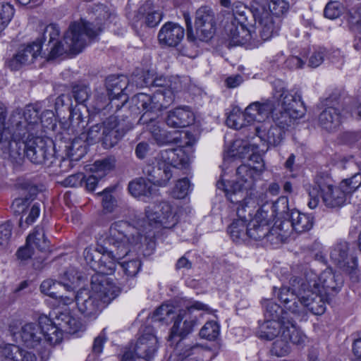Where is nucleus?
<instances>
[{"instance_id":"f257e3e1","label":"nucleus","mask_w":361,"mask_h":361,"mask_svg":"<svg viewBox=\"0 0 361 361\" xmlns=\"http://www.w3.org/2000/svg\"><path fill=\"white\" fill-rule=\"evenodd\" d=\"M289 283L291 287L283 286L277 294L286 310L300 317L308 312L314 315L325 312L329 297L321 289H317L315 281L307 283L301 277L293 276Z\"/></svg>"},{"instance_id":"f03ea898","label":"nucleus","mask_w":361,"mask_h":361,"mask_svg":"<svg viewBox=\"0 0 361 361\" xmlns=\"http://www.w3.org/2000/svg\"><path fill=\"white\" fill-rule=\"evenodd\" d=\"M140 235L129 223L118 221L113 223L107 235L100 245L103 252L97 276L111 274L116 269V263L132 252V247L140 240Z\"/></svg>"},{"instance_id":"7ed1b4c3","label":"nucleus","mask_w":361,"mask_h":361,"mask_svg":"<svg viewBox=\"0 0 361 361\" xmlns=\"http://www.w3.org/2000/svg\"><path fill=\"white\" fill-rule=\"evenodd\" d=\"M120 292V288L109 278L94 276L92 278L90 290L81 288L77 291V309L84 317L96 319Z\"/></svg>"},{"instance_id":"20e7f679","label":"nucleus","mask_w":361,"mask_h":361,"mask_svg":"<svg viewBox=\"0 0 361 361\" xmlns=\"http://www.w3.org/2000/svg\"><path fill=\"white\" fill-rule=\"evenodd\" d=\"M100 25L85 20L72 23L65 32L63 41L57 38L49 47L48 60L54 59L63 54H78L102 32Z\"/></svg>"},{"instance_id":"39448f33","label":"nucleus","mask_w":361,"mask_h":361,"mask_svg":"<svg viewBox=\"0 0 361 361\" xmlns=\"http://www.w3.org/2000/svg\"><path fill=\"white\" fill-rule=\"evenodd\" d=\"M154 87L157 90L152 95L145 93H138L132 98V111L134 109L141 111H160L166 109L173 103L175 99V92H178L180 85L177 79L172 81L171 78L164 76L154 78Z\"/></svg>"},{"instance_id":"423d86ee","label":"nucleus","mask_w":361,"mask_h":361,"mask_svg":"<svg viewBox=\"0 0 361 361\" xmlns=\"http://www.w3.org/2000/svg\"><path fill=\"white\" fill-rule=\"evenodd\" d=\"M257 146L244 140H235L232 146V156L240 159L248 157L253 163L241 164L236 169V180L233 184L245 189H252L255 180L264 171V163L259 154H255Z\"/></svg>"},{"instance_id":"0eeeda50","label":"nucleus","mask_w":361,"mask_h":361,"mask_svg":"<svg viewBox=\"0 0 361 361\" xmlns=\"http://www.w3.org/2000/svg\"><path fill=\"white\" fill-rule=\"evenodd\" d=\"M289 10V3L286 0H252V17L257 22L259 36L267 41L276 35L279 29L272 16L279 17Z\"/></svg>"},{"instance_id":"6e6552de","label":"nucleus","mask_w":361,"mask_h":361,"mask_svg":"<svg viewBox=\"0 0 361 361\" xmlns=\"http://www.w3.org/2000/svg\"><path fill=\"white\" fill-rule=\"evenodd\" d=\"M306 190L310 197L308 206L311 209L317 207L320 197L324 205L329 208L340 207L346 201L347 195L340 186L334 187L326 174L317 175L314 183L308 185Z\"/></svg>"},{"instance_id":"1a4fd4ad","label":"nucleus","mask_w":361,"mask_h":361,"mask_svg":"<svg viewBox=\"0 0 361 361\" xmlns=\"http://www.w3.org/2000/svg\"><path fill=\"white\" fill-rule=\"evenodd\" d=\"M37 104H28L24 109H16L12 114L14 136L22 138L26 135H37L41 130L39 111Z\"/></svg>"},{"instance_id":"9d476101","label":"nucleus","mask_w":361,"mask_h":361,"mask_svg":"<svg viewBox=\"0 0 361 361\" xmlns=\"http://www.w3.org/2000/svg\"><path fill=\"white\" fill-rule=\"evenodd\" d=\"M184 19L187 27V39L190 42H195L197 38L204 41L211 39L216 30L215 14L213 10L208 6H202L196 11L195 32L193 33L192 23L188 14H184Z\"/></svg>"},{"instance_id":"9b49d317","label":"nucleus","mask_w":361,"mask_h":361,"mask_svg":"<svg viewBox=\"0 0 361 361\" xmlns=\"http://www.w3.org/2000/svg\"><path fill=\"white\" fill-rule=\"evenodd\" d=\"M133 128L128 116H111L102 122V145L104 149L116 146L125 135Z\"/></svg>"},{"instance_id":"f8f14e48","label":"nucleus","mask_w":361,"mask_h":361,"mask_svg":"<svg viewBox=\"0 0 361 361\" xmlns=\"http://www.w3.org/2000/svg\"><path fill=\"white\" fill-rule=\"evenodd\" d=\"M40 324H45L46 330L53 331V336L49 337V343L56 345L63 338V333L75 334L80 327V323L68 312L56 313L53 320L47 317H40Z\"/></svg>"},{"instance_id":"ddd939ff","label":"nucleus","mask_w":361,"mask_h":361,"mask_svg":"<svg viewBox=\"0 0 361 361\" xmlns=\"http://www.w3.org/2000/svg\"><path fill=\"white\" fill-rule=\"evenodd\" d=\"M188 165V159L181 149H169L160 152L157 185L164 187L172 178L174 169Z\"/></svg>"},{"instance_id":"4468645a","label":"nucleus","mask_w":361,"mask_h":361,"mask_svg":"<svg viewBox=\"0 0 361 361\" xmlns=\"http://www.w3.org/2000/svg\"><path fill=\"white\" fill-rule=\"evenodd\" d=\"M306 341V335L297 324L288 322L282 326V334L273 343L271 352L277 357H283L291 351V344L302 346Z\"/></svg>"},{"instance_id":"2eb2a0df","label":"nucleus","mask_w":361,"mask_h":361,"mask_svg":"<svg viewBox=\"0 0 361 361\" xmlns=\"http://www.w3.org/2000/svg\"><path fill=\"white\" fill-rule=\"evenodd\" d=\"M51 144L41 136L35 135L27 140L25 156L35 164H45L50 166L55 160Z\"/></svg>"},{"instance_id":"dca6fc26","label":"nucleus","mask_w":361,"mask_h":361,"mask_svg":"<svg viewBox=\"0 0 361 361\" xmlns=\"http://www.w3.org/2000/svg\"><path fill=\"white\" fill-rule=\"evenodd\" d=\"M147 221L154 228H171L178 222L171 205L167 202H161L154 209L148 207L145 211Z\"/></svg>"},{"instance_id":"f3484780","label":"nucleus","mask_w":361,"mask_h":361,"mask_svg":"<svg viewBox=\"0 0 361 361\" xmlns=\"http://www.w3.org/2000/svg\"><path fill=\"white\" fill-rule=\"evenodd\" d=\"M304 279L305 282L309 283L310 281H315L317 289L323 290L328 297L336 294L341 288L343 283V279L340 274L334 272L331 269H326L317 276L314 273H309L306 274Z\"/></svg>"},{"instance_id":"a211bd4d","label":"nucleus","mask_w":361,"mask_h":361,"mask_svg":"<svg viewBox=\"0 0 361 361\" xmlns=\"http://www.w3.org/2000/svg\"><path fill=\"white\" fill-rule=\"evenodd\" d=\"M30 137L19 138L14 136V130H11L8 136H4L0 140V149L2 157L8 159L12 162L20 164L25 155L27 149V140Z\"/></svg>"},{"instance_id":"6ab92c4d","label":"nucleus","mask_w":361,"mask_h":361,"mask_svg":"<svg viewBox=\"0 0 361 361\" xmlns=\"http://www.w3.org/2000/svg\"><path fill=\"white\" fill-rule=\"evenodd\" d=\"M249 203L252 202L250 201L245 205L246 207L236 209L238 219H235L228 228V233L234 242L240 243L248 238V224L247 222L250 220L253 214L252 206L249 205Z\"/></svg>"},{"instance_id":"aec40b11","label":"nucleus","mask_w":361,"mask_h":361,"mask_svg":"<svg viewBox=\"0 0 361 361\" xmlns=\"http://www.w3.org/2000/svg\"><path fill=\"white\" fill-rule=\"evenodd\" d=\"M138 124L145 126V128L149 130L153 138L159 145H164L173 141L171 133L161 128L157 120L159 111H143Z\"/></svg>"},{"instance_id":"412c9836","label":"nucleus","mask_w":361,"mask_h":361,"mask_svg":"<svg viewBox=\"0 0 361 361\" xmlns=\"http://www.w3.org/2000/svg\"><path fill=\"white\" fill-rule=\"evenodd\" d=\"M261 202H262L263 200ZM265 203H262L254 218L248 221V238L255 240H260L265 237L271 236L269 216L268 212L265 210L268 201L266 200Z\"/></svg>"},{"instance_id":"4be33fe9","label":"nucleus","mask_w":361,"mask_h":361,"mask_svg":"<svg viewBox=\"0 0 361 361\" xmlns=\"http://www.w3.org/2000/svg\"><path fill=\"white\" fill-rule=\"evenodd\" d=\"M45 324H40V317L38 323H27L22 326L20 338L23 343L30 348H37L42 342L49 343L51 336L49 330H46Z\"/></svg>"},{"instance_id":"5701e85b","label":"nucleus","mask_w":361,"mask_h":361,"mask_svg":"<svg viewBox=\"0 0 361 361\" xmlns=\"http://www.w3.org/2000/svg\"><path fill=\"white\" fill-rule=\"evenodd\" d=\"M347 243H340L334 245L330 252L332 262L343 271L349 274H355L357 268V258L348 253Z\"/></svg>"},{"instance_id":"b1692460","label":"nucleus","mask_w":361,"mask_h":361,"mask_svg":"<svg viewBox=\"0 0 361 361\" xmlns=\"http://www.w3.org/2000/svg\"><path fill=\"white\" fill-rule=\"evenodd\" d=\"M42 54L41 42H32L27 45L21 46L17 53L8 62V67L16 71L24 65H27Z\"/></svg>"},{"instance_id":"393cba45","label":"nucleus","mask_w":361,"mask_h":361,"mask_svg":"<svg viewBox=\"0 0 361 361\" xmlns=\"http://www.w3.org/2000/svg\"><path fill=\"white\" fill-rule=\"evenodd\" d=\"M185 30L178 23L167 22L159 30L157 35L159 43L162 47H176L183 40Z\"/></svg>"},{"instance_id":"a878e982","label":"nucleus","mask_w":361,"mask_h":361,"mask_svg":"<svg viewBox=\"0 0 361 361\" xmlns=\"http://www.w3.org/2000/svg\"><path fill=\"white\" fill-rule=\"evenodd\" d=\"M217 187L219 189H223L225 191L226 196L229 200V201L233 204H238L236 209L246 207L247 202L250 201L252 203H249V205L252 206V209H254L255 207V200L251 197L252 193L250 192L248 193V190H251L252 189H245L244 187H238L235 186V184H233L230 186V188H227L224 182L219 181L217 183ZM254 212V210H252Z\"/></svg>"},{"instance_id":"bb28decb","label":"nucleus","mask_w":361,"mask_h":361,"mask_svg":"<svg viewBox=\"0 0 361 361\" xmlns=\"http://www.w3.org/2000/svg\"><path fill=\"white\" fill-rule=\"evenodd\" d=\"M231 20L240 23L243 32H246L244 28H247V30L249 32H258V29L257 28L258 23H255L254 20L252 7L250 9H248L240 2L234 3L232 6V17Z\"/></svg>"},{"instance_id":"cd10ccee","label":"nucleus","mask_w":361,"mask_h":361,"mask_svg":"<svg viewBox=\"0 0 361 361\" xmlns=\"http://www.w3.org/2000/svg\"><path fill=\"white\" fill-rule=\"evenodd\" d=\"M296 323L295 321L290 317L284 315L281 317V320L274 319H265L262 324H259L257 336L263 339L273 340L280 334H282V326L286 325V322Z\"/></svg>"},{"instance_id":"c85d7f7f","label":"nucleus","mask_w":361,"mask_h":361,"mask_svg":"<svg viewBox=\"0 0 361 361\" xmlns=\"http://www.w3.org/2000/svg\"><path fill=\"white\" fill-rule=\"evenodd\" d=\"M157 338L151 332L143 334L137 340L134 350L137 358L151 360L157 350Z\"/></svg>"},{"instance_id":"c756f323","label":"nucleus","mask_w":361,"mask_h":361,"mask_svg":"<svg viewBox=\"0 0 361 361\" xmlns=\"http://www.w3.org/2000/svg\"><path fill=\"white\" fill-rule=\"evenodd\" d=\"M256 135L261 140L267 142L268 147H276L284 139L285 131L276 125L262 123L255 128Z\"/></svg>"},{"instance_id":"7c9ffc66","label":"nucleus","mask_w":361,"mask_h":361,"mask_svg":"<svg viewBox=\"0 0 361 361\" xmlns=\"http://www.w3.org/2000/svg\"><path fill=\"white\" fill-rule=\"evenodd\" d=\"M194 121V114L188 106L178 107L171 110L166 118L167 126L174 128H185L192 124Z\"/></svg>"},{"instance_id":"2f4dec72","label":"nucleus","mask_w":361,"mask_h":361,"mask_svg":"<svg viewBox=\"0 0 361 361\" xmlns=\"http://www.w3.org/2000/svg\"><path fill=\"white\" fill-rule=\"evenodd\" d=\"M178 306L180 307L178 315L180 319H187V322L191 321V326L194 327L197 325L198 322V316L195 314V312L208 310L206 305L191 299H180L178 302Z\"/></svg>"},{"instance_id":"473e14b6","label":"nucleus","mask_w":361,"mask_h":361,"mask_svg":"<svg viewBox=\"0 0 361 361\" xmlns=\"http://www.w3.org/2000/svg\"><path fill=\"white\" fill-rule=\"evenodd\" d=\"M274 104L271 102L267 101L264 103L258 102L250 104L245 110V120L247 123L257 121L261 123L268 118L271 113H273Z\"/></svg>"},{"instance_id":"72a5a7b5","label":"nucleus","mask_w":361,"mask_h":361,"mask_svg":"<svg viewBox=\"0 0 361 361\" xmlns=\"http://www.w3.org/2000/svg\"><path fill=\"white\" fill-rule=\"evenodd\" d=\"M0 357L13 361H36L35 354L20 348L18 345L0 343Z\"/></svg>"},{"instance_id":"f704fd0d","label":"nucleus","mask_w":361,"mask_h":361,"mask_svg":"<svg viewBox=\"0 0 361 361\" xmlns=\"http://www.w3.org/2000/svg\"><path fill=\"white\" fill-rule=\"evenodd\" d=\"M244 30L246 32H243L240 23L233 20L227 22L224 25V33L233 45L243 44L247 39V36L252 37L253 34L256 36L257 34L259 35L258 32H249L247 28H244Z\"/></svg>"},{"instance_id":"c9c22d12","label":"nucleus","mask_w":361,"mask_h":361,"mask_svg":"<svg viewBox=\"0 0 361 361\" xmlns=\"http://www.w3.org/2000/svg\"><path fill=\"white\" fill-rule=\"evenodd\" d=\"M320 126L329 132L337 129L341 123V114L340 111L334 107H328L319 116Z\"/></svg>"},{"instance_id":"e433bc0d","label":"nucleus","mask_w":361,"mask_h":361,"mask_svg":"<svg viewBox=\"0 0 361 361\" xmlns=\"http://www.w3.org/2000/svg\"><path fill=\"white\" fill-rule=\"evenodd\" d=\"M128 85V78L123 75H110L106 79V92L110 97L118 99L124 96L123 92Z\"/></svg>"},{"instance_id":"4c0bfd02","label":"nucleus","mask_w":361,"mask_h":361,"mask_svg":"<svg viewBox=\"0 0 361 361\" xmlns=\"http://www.w3.org/2000/svg\"><path fill=\"white\" fill-rule=\"evenodd\" d=\"M304 115L305 111L301 108L293 111L282 109L279 112L273 113L272 117L274 125L286 130L293 121L302 118Z\"/></svg>"},{"instance_id":"58836bf2","label":"nucleus","mask_w":361,"mask_h":361,"mask_svg":"<svg viewBox=\"0 0 361 361\" xmlns=\"http://www.w3.org/2000/svg\"><path fill=\"white\" fill-rule=\"evenodd\" d=\"M278 92L283 109L293 111L301 108L305 111L301 95L298 91H288L283 87Z\"/></svg>"},{"instance_id":"ea45409f","label":"nucleus","mask_w":361,"mask_h":361,"mask_svg":"<svg viewBox=\"0 0 361 361\" xmlns=\"http://www.w3.org/2000/svg\"><path fill=\"white\" fill-rule=\"evenodd\" d=\"M290 218L292 221L293 230L298 233L309 231L314 225V217L310 214L300 212L296 209H291Z\"/></svg>"},{"instance_id":"a19ab883","label":"nucleus","mask_w":361,"mask_h":361,"mask_svg":"<svg viewBox=\"0 0 361 361\" xmlns=\"http://www.w3.org/2000/svg\"><path fill=\"white\" fill-rule=\"evenodd\" d=\"M27 243L33 248L35 247L40 252L49 249V242L45 236L44 228L42 226H37L33 232L27 237Z\"/></svg>"},{"instance_id":"79ce46f5","label":"nucleus","mask_w":361,"mask_h":361,"mask_svg":"<svg viewBox=\"0 0 361 361\" xmlns=\"http://www.w3.org/2000/svg\"><path fill=\"white\" fill-rule=\"evenodd\" d=\"M128 191L135 197H148L152 194L153 187L145 178H139L129 183Z\"/></svg>"},{"instance_id":"37998d69","label":"nucleus","mask_w":361,"mask_h":361,"mask_svg":"<svg viewBox=\"0 0 361 361\" xmlns=\"http://www.w3.org/2000/svg\"><path fill=\"white\" fill-rule=\"evenodd\" d=\"M271 235H276L279 240H286L293 230L292 221L289 217L277 219L274 225L270 228Z\"/></svg>"},{"instance_id":"c03bdc74","label":"nucleus","mask_w":361,"mask_h":361,"mask_svg":"<svg viewBox=\"0 0 361 361\" xmlns=\"http://www.w3.org/2000/svg\"><path fill=\"white\" fill-rule=\"evenodd\" d=\"M194 328L191 326V321L187 322V319H180V317L177 315L171 329L169 338L173 339L175 337H179L180 339L184 338L193 331Z\"/></svg>"},{"instance_id":"a18cd8bd","label":"nucleus","mask_w":361,"mask_h":361,"mask_svg":"<svg viewBox=\"0 0 361 361\" xmlns=\"http://www.w3.org/2000/svg\"><path fill=\"white\" fill-rule=\"evenodd\" d=\"M68 288V283L57 281L51 279L44 280L40 285V290L44 295L56 299L61 292Z\"/></svg>"},{"instance_id":"49530a36","label":"nucleus","mask_w":361,"mask_h":361,"mask_svg":"<svg viewBox=\"0 0 361 361\" xmlns=\"http://www.w3.org/2000/svg\"><path fill=\"white\" fill-rule=\"evenodd\" d=\"M291 210L289 209L288 200L285 196H281L271 204V214H269V220L271 217L283 219L289 217Z\"/></svg>"},{"instance_id":"de8ad7c7","label":"nucleus","mask_w":361,"mask_h":361,"mask_svg":"<svg viewBox=\"0 0 361 361\" xmlns=\"http://www.w3.org/2000/svg\"><path fill=\"white\" fill-rule=\"evenodd\" d=\"M71 96L76 104L87 107V102L91 96L90 88L84 84L73 85Z\"/></svg>"},{"instance_id":"09e8293b","label":"nucleus","mask_w":361,"mask_h":361,"mask_svg":"<svg viewBox=\"0 0 361 361\" xmlns=\"http://www.w3.org/2000/svg\"><path fill=\"white\" fill-rule=\"evenodd\" d=\"M264 317L267 319L281 320L284 315L290 317L279 305L271 300H267L264 304Z\"/></svg>"},{"instance_id":"8fccbe9b","label":"nucleus","mask_w":361,"mask_h":361,"mask_svg":"<svg viewBox=\"0 0 361 361\" xmlns=\"http://www.w3.org/2000/svg\"><path fill=\"white\" fill-rule=\"evenodd\" d=\"M85 260L90 268L97 272L103 255L100 251V245L97 249L86 248L83 252Z\"/></svg>"},{"instance_id":"3c124183","label":"nucleus","mask_w":361,"mask_h":361,"mask_svg":"<svg viewBox=\"0 0 361 361\" xmlns=\"http://www.w3.org/2000/svg\"><path fill=\"white\" fill-rule=\"evenodd\" d=\"M95 102L92 105V106L98 111H100L102 109H104L106 106H111V108H112L114 106H116L118 109L119 106V104H116L114 102L115 99L113 97H110L109 94L104 93V92H100L98 90H96V93L94 95Z\"/></svg>"},{"instance_id":"603ef678","label":"nucleus","mask_w":361,"mask_h":361,"mask_svg":"<svg viewBox=\"0 0 361 361\" xmlns=\"http://www.w3.org/2000/svg\"><path fill=\"white\" fill-rule=\"evenodd\" d=\"M102 123L92 126L86 132L81 133V138L89 145H93L100 141L102 142Z\"/></svg>"},{"instance_id":"864d4df0","label":"nucleus","mask_w":361,"mask_h":361,"mask_svg":"<svg viewBox=\"0 0 361 361\" xmlns=\"http://www.w3.org/2000/svg\"><path fill=\"white\" fill-rule=\"evenodd\" d=\"M69 121L75 131L82 130L89 123L88 116H83L79 110H71Z\"/></svg>"},{"instance_id":"5fc2aeb1","label":"nucleus","mask_w":361,"mask_h":361,"mask_svg":"<svg viewBox=\"0 0 361 361\" xmlns=\"http://www.w3.org/2000/svg\"><path fill=\"white\" fill-rule=\"evenodd\" d=\"M160 163V153L151 163L148 162L143 168V173L147 177L148 181L152 184L157 185L159 167Z\"/></svg>"},{"instance_id":"6e6d98bb","label":"nucleus","mask_w":361,"mask_h":361,"mask_svg":"<svg viewBox=\"0 0 361 361\" xmlns=\"http://www.w3.org/2000/svg\"><path fill=\"white\" fill-rule=\"evenodd\" d=\"M219 335V325L217 322L209 321L205 323L200 331V336L208 341H214Z\"/></svg>"},{"instance_id":"4d7b16f0","label":"nucleus","mask_w":361,"mask_h":361,"mask_svg":"<svg viewBox=\"0 0 361 361\" xmlns=\"http://www.w3.org/2000/svg\"><path fill=\"white\" fill-rule=\"evenodd\" d=\"M361 185V173L358 172L350 178L343 180L340 187L346 195L351 194Z\"/></svg>"},{"instance_id":"13d9d810","label":"nucleus","mask_w":361,"mask_h":361,"mask_svg":"<svg viewBox=\"0 0 361 361\" xmlns=\"http://www.w3.org/2000/svg\"><path fill=\"white\" fill-rule=\"evenodd\" d=\"M59 27L55 24H50L44 28L42 38L37 39L34 42H39L42 45L43 42H46L48 39V44L47 45H51V43L54 42V40L59 38Z\"/></svg>"},{"instance_id":"bf43d9fd","label":"nucleus","mask_w":361,"mask_h":361,"mask_svg":"<svg viewBox=\"0 0 361 361\" xmlns=\"http://www.w3.org/2000/svg\"><path fill=\"white\" fill-rule=\"evenodd\" d=\"M113 190L112 188H106L101 193L102 206L104 210L107 212H112L117 205V201L112 195Z\"/></svg>"},{"instance_id":"052dcab7","label":"nucleus","mask_w":361,"mask_h":361,"mask_svg":"<svg viewBox=\"0 0 361 361\" xmlns=\"http://www.w3.org/2000/svg\"><path fill=\"white\" fill-rule=\"evenodd\" d=\"M190 190V181L188 178H185L178 180L173 190L172 194L174 198L183 199L188 194Z\"/></svg>"},{"instance_id":"680f3d73","label":"nucleus","mask_w":361,"mask_h":361,"mask_svg":"<svg viewBox=\"0 0 361 361\" xmlns=\"http://www.w3.org/2000/svg\"><path fill=\"white\" fill-rule=\"evenodd\" d=\"M14 14L13 6L7 3L0 4V29H5Z\"/></svg>"},{"instance_id":"e2e57ef3","label":"nucleus","mask_w":361,"mask_h":361,"mask_svg":"<svg viewBox=\"0 0 361 361\" xmlns=\"http://www.w3.org/2000/svg\"><path fill=\"white\" fill-rule=\"evenodd\" d=\"M13 226L10 221L0 225V250L5 249L10 241Z\"/></svg>"},{"instance_id":"0e129e2a","label":"nucleus","mask_w":361,"mask_h":361,"mask_svg":"<svg viewBox=\"0 0 361 361\" xmlns=\"http://www.w3.org/2000/svg\"><path fill=\"white\" fill-rule=\"evenodd\" d=\"M114 166V161L110 158L97 160L94 164V170L99 178L104 176L106 172L111 171Z\"/></svg>"},{"instance_id":"69168bd1","label":"nucleus","mask_w":361,"mask_h":361,"mask_svg":"<svg viewBox=\"0 0 361 361\" xmlns=\"http://www.w3.org/2000/svg\"><path fill=\"white\" fill-rule=\"evenodd\" d=\"M343 11V6L338 1L328 3L324 8V16L329 19H336L340 16Z\"/></svg>"},{"instance_id":"338daca9","label":"nucleus","mask_w":361,"mask_h":361,"mask_svg":"<svg viewBox=\"0 0 361 361\" xmlns=\"http://www.w3.org/2000/svg\"><path fill=\"white\" fill-rule=\"evenodd\" d=\"M56 300L60 304L68 305L74 301L76 302V293L74 292L71 285L68 284V288H65L63 292L56 296Z\"/></svg>"},{"instance_id":"774afa93","label":"nucleus","mask_w":361,"mask_h":361,"mask_svg":"<svg viewBox=\"0 0 361 361\" xmlns=\"http://www.w3.org/2000/svg\"><path fill=\"white\" fill-rule=\"evenodd\" d=\"M125 274L130 277L135 276L141 268V262L138 259H133L121 263Z\"/></svg>"}]
</instances>
